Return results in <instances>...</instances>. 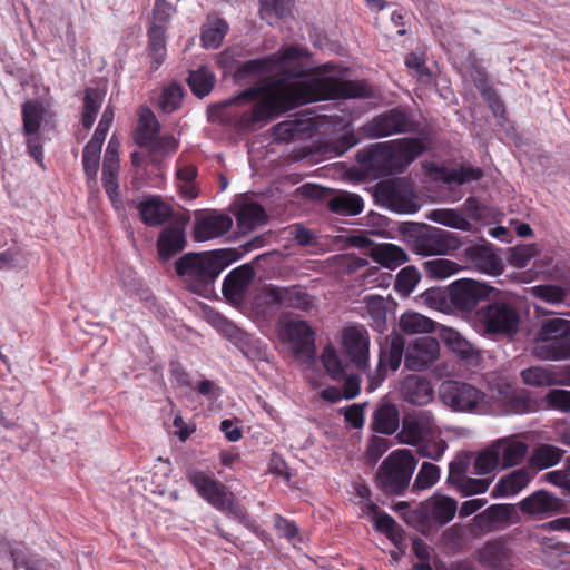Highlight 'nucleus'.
I'll use <instances>...</instances> for the list:
<instances>
[{
    "label": "nucleus",
    "mask_w": 570,
    "mask_h": 570,
    "mask_svg": "<svg viewBox=\"0 0 570 570\" xmlns=\"http://www.w3.org/2000/svg\"><path fill=\"white\" fill-rule=\"evenodd\" d=\"M137 209L141 222L149 227L164 225L174 215L171 206L158 196H151L141 200Z\"/></svg>",
    "instance_id": "28"
},
{
    "label": "nucleus",
    "mask_w": 570,
    "mask_h": 570,
    "mask_svg": "<svg viewBox=\"0 0 570 570\" xmlns=\"http://www.w3.org/2000/svg\"><path fill=\"white\" fill-rule=\"evenodd\" d=\"M459 247L458 238L450 232L426 227L413 239V249L422 256L446 255Z\"/></svg>",
    "instance_id": "15"
},
{
    "label": "nucleus",
    "mask_w": 570,
    "mask_h": 570,
    "mask_svg": "<svg viewBox=\"0 0 570 570\" xmlns=\"http://www.w3.org/2000/svg\"><path fill=\"white\" fill-rule=\"evenodd\" d=\"M476 554L479 563L490 570H512L514 567L513 551L502 539L488 541Z\"/></svg>",
    "instance_id": "21"
},
{
    "label": "nucleus",
    "mask_w": 570,
    "mask_h": 570,
    "mask_svg": "<svg viewBox=\"0 0 570 570\" xmlns=\"http://www.w3.org/2000/svg\"><path fill=\"white\" fill-rule=\"evenodd\" d=\"M458 502L446 495L434 494L422 502L416 513L423 522L430 525H445L455 515Z\"/></svg>",
    "instance_id": "18"
},
{
    "label": "nucleus",
    "mask_w": 570,
    "mask_h": 570,
    "mask_svg": "<svg viewBox=\"0 0 570 570\" xmlns=\"http://www.w3.org/2000/svg\"><path fill=\"white\" fill-rule=\"evenodd\" d=\"M262 296L268 304L278 307L311 312L315 307L314 297L301 285L276 286L265 285Z\"/></svg>",
    "instance_id": "14"
},
{
    "label": "nucleus",
    "mask_w": 570,
    "mask_h": 570,
    "mask_svg": "<svg viewBox=\"0 0 570 570\" xmlns=\"http://www.w3.org/2000/svg\"><path fill=\"white\" fill-rule=\"evenodd\" d=\"M102 97L97 89L87 88L85 90L83 107L81 112V124L86 130H89L101 107Z\"/></svg>",
    "instance_id": "50"
},
{
    "label": "nucleus",
    "mask_w": 570,
    "mask_h": 570,
    "mask_svg": "<svg viewBox=\"0 0 570 570\" xmlns=\"http://www.w3.org/2000/svg\"><path fill=\"white\" fill-rule=\"evenodd\" d=\"M440 344L431 336L417 337L405 348L404 365L411 371H423L439 356Z\"/></svg>",
    "instance_id": "19"
},
{
    "label": "nucleus",
    "mask_w": 570,
    "mask_h": 570,
    "mask_svg": "<svg viewBox=\"0 0 570 570\" xmlns=\"http://www.w3.org/2000/svg\"><path fill=\"white\" fill-rule=\"evenodd\" d=\"M215 81L214 72L207 67L190 71L187 79L191 92L198 98L207 96L213 90Z\"/></svg>",
    "instance_id": "45"
},
{
    "label": "nucleus",
    "mask_w": 570,
    "mask_h": 570,
    "mask_svg": "<svg viewBox=\"0 0 570 570\" xmlns=\"http://www.w3.org/2000/svg\"><path fill=\"white\" fill-rule=\"evenodd\" d=\"M520 316L505 302H494L480 307L473 317L474 328L485 336H512L518 332Z\"/></svg>",
    "instance_id": "7"
},
{
    "label": "nucleus",
    "mask_w": 570,
    "mask_h": 570,
    "mask_svg": "<svg viewBox=\"0 0 570 570\" xmlns=\"http://www.w3.org/2000/svg\"><path fill=\"white\" fill-rule=\"evenodd\" d=\"M493 444L502 469L521 464L529 450L528 444L519 435L498 439Z\"/></svg>",
    "instance_id": "24"
},
{
    "label": "nucleus",
    "mask_w": 570,
    "mask_h": 570,
    "mask_svg": "<svg viewBox=\"0 0 570 570\" xmlns=\"http://www.w3.org/2000/svg\"><path fill=\"white\" fill-rule=\"evenodd\" d=\"M227 31L228 24L224 19L209 16L202 31L203 46L207 49L218 48Z\"/></svg>",
    "instance_id": "43"
},
{
    "label": "nucleus",
    "mask_w": 570,
    "mask_h": 570,
    "mask_svg": "<svg viewBox=\"0 0 570 570\" xmlns=\"http://www.w3.org/2000/svg\"><path fill=\"white\" fill-rule=\"evenodd\" d=\"M55 117L40 99H29L21 106L22 134L26 137L27 151L37 164L43 167V139L41 124L48 125Z\"/></svg>",
    "instance_id": "8"
},
{
    "label": "nucleus",
    "mask_w": 570,
    "mask_h": 570,
    "mask_svg": "<svg viewBox=\"0 0 570 570\" xmlns=\"http://www.w3.org/2000/svg\"><path fill=\"white\" fill-rule=\"evenodd\" d=\"M234 340L238 350L249 361L267 360V346L261 340L239 330L235 331Z\"/></svg>",
    "instance_id": "40"
},
{
    "label": "nucleus",
    "mask_w": 570,
    "mask_h": 570,
    "mask_svg": "<svg viewBox=\"0 0 570 570\" xmlns=\"http://www.w3.org/2000/svg\"><path fill=\"white\" fill-rule=\"evenodd\" d=\"M186 479L196 490L197 494L210 504L214 509L225 515L236 519L249 529L256 527L250 519L246 508L236 499L235 494L220 481L206 471L189 468L186 471Z\"/></svg>",
    "instance_id": "3"
},
{
    "label": "nucleus",
    "mask_w": 570,
    "mask_h": 570,
    "mask_svg": "<svg viewBox=\"0 0 570 570\" xmlns=\"http://www.w3.org/2000/svg\"><path fill=\"white\" fill-rule=\"evenodd\" d=\"M426 217L434 223L451 228L464 230L469 226L466 218L459 210L452 208L433 209L428 214Z\"/></svg>",
    "instance_id": "51"
},
{
    "label": "nucleus",
    "mask_w": 570,
    "mask_h": 570,
    "mask_svg": "<svg viewBox=\"0 0 570 570\" xmlns=\"http://www.w3.org/2000/svg\"><path fill=\"white\" fill-rule=\"evenodd\" d=\"M488 412L493 415H521L535 412L537 402L531 397L527 389L504 385L497 390Z\"/></svg>",
    "instance_id": "11"
},
{
    "label": "nucleus",
    "mask_w": 570,
    "mask_h": 570,
    "mask_svg": "<svg viewBox=\"0 0 570 570\" xmlns=\"http://www.w3.org/2000/svg\"><path fill=\"white\" fill-rule=\"evenodd\" d=\"M390 141L394 148L402 171L425 150L423 141L419 138H401Z\"/></svg>",
    "instance_id": "38"
},
{
    "label": "nucleus",
    "mask_w": 570,
    "mask_h": 570,
    "mask_svg": "<svg viewBox=\"0 0 570 570\" xmlns=\"http://www.w3.org/2000/svg\"><path fill=\"white\" fill-rule=\"evenodd\" d=\"M370 257L389 269H396L407 261L405 250L392 243L373 245L370 248Z\"/></svg>",
    "instance_id": "34"
},
{
    "label": "nucleus",
    "mask_w": 570,
    "mask_h": 570,
    "mask_svg": "<svg viewBox=\"0 0 570 570\" xmlns=\"http://www.w3.org/2000/svg\"><path fill=\"white\" fill-rule=\"evenodd\" d=\"M357 161L375 177L402 173L391 141L377 142L360 150Z\"/></svg>",
    "instance_id": "12"
},
{
    "label": "nucleus",
    "mask_w": 570,
    "mask_h": 570,
    "mask_svg": "<svg viewBox=\"0 0 570 570\" xmlns=\"http://www.w3.org/2000/svg\"><path fill=\"white\" fill-rule=\"evenodd\" d=\"M442 340L461 358H470L474 353L473 345L455 330L446 328L442 333Z\"/></svg>",
    "instance_id": "55"
},
{
    "label": "nucleus",
    "mask_w": 570,
    "mask_h": 570,
    "mask_svg": "<svg viewBox=\"0 0 570 570\" xmlns=\"http://www.w3.org/2000/svg\"><path fill=\"white\" fill-rule=\"evenodd\" d=\"M272 63L269 55L245 61L234 72L235 82L242 86L250 83L254 86L265 85L266 80L274 77Z\"/></svg>",
    "instance_id": "22"
},
{
    "label": "nucleus",
    "mask_w": 570,
    "mask_h": 570,
    "mask_svg": "<svg viewBox=\"0 0 570 570\" xmlns=\"http://www.w3.org/2000/svg\"><path fill=\"white\" fill-rule=\"evenodd\" d=\"M530 293L532 296L550 303V304H559L562 303L567 296V291L558 285H537L530 288Z\"/></svg>",
    "instance_id": "61"
},
{
    "label": "nucleus",
    "mask_w": 570,
    "mask_h": 570,
    "mask_svg": "<svg viewBox=\"0 0 570 570\" xmlns=\"http://www.w3.org/2000/svg\"><path fill=\"white\" fill-rule=\"evenodd\" d=\"M0 550L9 552L13 569L19 570H52L53 566L38 556H29L27 547L22 542H11L0 538Z\"/></svg>",
    "instance_id": "23"
},
{
    "label": "nucleus",
    "mask_w": 570,
    "mask_h": 570,
    "mask_svg": "<svg viewBox=\"0 0 570 570\" xmlns=\"http://www.w3.org/2000/svg\"><path fill=\"white\" fill-rule=\"evenodd\" d=\"M119 168V161L108 159V161L102 163V186L115 207L120 204L118 185Z\"/></svg>",
    "instance_id": "47"
},
{
    "label": "nucleus",
    "mask_w": 570,
    "mask_h": 570,
    "mask_svg": "<svg viewBox=\"0 0 570 570\" xmlns=\"http://www.w3.org/2000/svg\"><path fill=\"white\" fill-rule=\"evenodd\" d=\"M229 255L227 250L187 253L176 261L175 269L191 292L208 296L218 275L233 261Z\"/></svg>",
    "instance_id": "2"
},
{
    "label": "nucleus",
    "mask_w": 570,
    "mask_h": 570,
    "mask_svg": "<svg viewBox=\"0 0 570 570\" xmlns=\"http://www.w3.org/2000/svg\"><path fill=\"white\" fill-rule=\"evenodd\" d=\"M187 244L185 230L179 225L165 227L158 236L156 246L161 261H167L181 250Z\"/></svg>",
    "instance_id": "30"
},
{
    "label": "nucleus",
    "mask_w": 570,
    "mask_h": 570,
    "mask_svg": "<svg viewBox=\"0 0 570 570\" xmlns=\"http://www.w3.org/2000/svg\"><path fill=\"white\" fill-rule=\"evenodd\" d=\"M465 257L481 272L499 275L503 271L501 258L488 246L473 245L464 250Z\"/></svg>",
    "instance_id": "32"
},
{
    "label": "nucleus",
    "mask_w": 570,
    "mask_h": 570,
    "mask_svg": "<svg viewBox=\"0 0 570 570\" xmlns=\"http://www.w3.org/2000/svg\"><path fill=\"white\" fill-rule=\"evenodd\" d=\"M345 354L358 371L368 367L370 335L364 326H347L342 332Z\"/></svg>",
    "instance_id": "17"
},
{
    "label": "nucleus",
    "mask_w": 570,
    "mask_h": 570,
    "mask_svg": "<svg viewBox=\"0 0 570 570\" xmlns=\"http://www.w3.org/2000/svg\"><path fill=\"white\" fill-rule=\"evenodd\" d=\"M420 282V274L413 266L402 268L396 276L395 287L400 293L410 294Z\"/></svg>",
    "instance_id": "64"
},
{
    "label": "nucleus",
    "mask_w": 570,
    "mask_h": 570,
    "mask_svg": "<svg viewBox=\"0 0 570 570\" xmlns=\"http://www.w3.org/2000/svg\"><path fill=\"white\" fill-rule=\"evenodd\" d=\"M400 426V413L393 404H381L373 413L372 429L373 431L392 435Z\"/></svg>",
    "instance_id": "36"
},
{
    "label": "nucleus",
    "mask_w": 570,
    "mask_h": 570,
    "mask_svg": "<svg viewBox=\"0 0 570 570\" xmlns=\"http://www.w3.org/2000/svg\"><path fill=\"white\" fill-rule=\"evenodd\" d=\"M491 287L470 278L453 282L449 287L451 305L463 312H470L484 298L489 297Z\"/></svg>",
    "instance_id": "16"
},
{
    "label": "nucleus",
    "mask_w": 570,
    "mask_h": 570,
    "mask_svg": "<svg viewBox=\"0 0 570 570\" xmlns=\"http://www.w3.org/2000/svg\"><path fill=\"white\" fill-rule=\"evenodd\" d=\"M564 454V450L552 444H539L530 455L529 463L533 470H543L558 464Z\"/></svg>",
    "instance_id": "42"
},
{
    "label": "nucleus",
    "mask_w": 570,
    "mask_h": 570,
    "mask_svg": "<svg viewBox=\"0 0 570 570\" xmlns=\"http://www.w3.org/2000/svg\"><path fill=\"white\" fill-rule=\"evenodd\" d=\"M440 479V468L430 462H423L415 476L413 489L426 490L433 487Z\"/></svg>",
    "instance_id": "62"
},
{
    "label": "nucleus",
    "mask_w": 570,
    "mask_h": 570,
    "mask_svg": "<svg viewBox=\"0 0 570 570\" xmlns=\"http://www.w3.org/2000/svg\"><path fill=\"white\" fill-rule=\"evenodd\" d=\"M441 178L446 184H466L479 180L483 177V170L479 167L460 166L458 168L440 170Z\"/></svg>",
    "instance_id": "49"
},
{
    "label": "nucleus",
    "mask_w": 570,
    "mask_h": 570,
    "mask_svg": "<svg viewBox=\"0 0 570 570\" xmlns=\"http://www.w3.org/2000/svg\"><path fill=\"white\" fill-rule=\"evenodd\" d=\"M415 466L416 461L410 450H395L380 465L376 483L384 493L400 495L407 489Z\"/></svg>",
    "instance_id": "5"
},
{
    "label": "nucleus",
    "mask_w": 570,
    "mask_h": 570,
    "mask_svg": "<svg viewBox=\"0 0 570 570\" xmlns=\"http://www.w3.org/2000/svg\"><path fill=\"white\" fill-rule=\"evenodd\" d=\"M197 176V167L179 157L176 163V181L179 194L184 199L193 200L199 196V187L196 184Z\"/></svg>",
    "instance_id": "33"
},
{
    "label": "nucleus",
    "mask_w": 570,
    "mask_h": 570,
    "mask_svg": "<svg viewBox=\"0 0 570 570\" xmlns=\"http://www.w3.org/2000/svg\"><path fill=\"white\" fill-rule=\"evenodd\" d=\"M238 228L243 233H249L266 222L264 208L256 203H244L235 213Z\"/></svg>",
    "instance_id": "37"
},
{
    "label": "nucleus",
    "mask_w": 570,
    "mask_h": 570,
    "mask_svg": "<svg viewBox=\"0 0 570 570\" xmlns=\"http://www.w3.org/2000/svg\"><path fill=\"white\" fill-rule=\"evenodd\" d=\"M322 364L327 374L335 381H342L345 377V367L332 345L324 347L321 355Z\"/></svg>",
    "instance_id": "57"
},
{
    "label": "nucleus",
    "mask_w": 570,
    "mask_h": 570,
    "mask_svg": "<svg viewBox=\"0 0 570 570\" xmlns=\"http://www.w3.org/2000/svg\"><path fill=\"white\" fill-rule=\"evenodd\" d=\"M420 128L413 115L402 107L389 109L364 124L360 131L370 139H377L400 134L416 132Z\"/></svg>",
    "instance_id": "9"
},
{
    "label": "nucleus",
    "mask_w": 570,
    "mask_h": 570,
    "mask_svg": "<svg viewBox=\"0 0 570 570\" xmlns=\"http://www.w3.org/2000/svg\"><path fill=\"white\" fill-rule=\"evenodd\" d=\"M402 399L414 405H425L434 397V390L431 382L420 375H407L401 383Z\"/></svg>",
    "instance_id": "26"
},
{
    "label": "nucleus",
    "mask_w": 570,
    "mask_h": 570,
    "mask_svg": "<svg viewBox=\"0 0 570 570\" xmlns=\"http://www.w3.org/2000/svg\"><path fill=\"white\" fill-rule=\"evenodd\" d=\"M537 472L530 466H523L502 476L493 487L492 498L513 497L528 487Z\"/></svg>",
    "instance_id": "25"
},
{
    "label": "nucleus",
    "mask_w": 570,
    "mask_h": 570,
    "mask_svg": "<svg viewBox=\"0 0 570 570\" xmlns=\"http://www.w3.org/2000/svg\"><path fill=\"white\" fill-rule=\"evenodd\" d=\"M253 269L248 265H242L227 274L223 282V294L230 299H239L244 296L252 279Z\"/></svg>",
    "instance_id": "35"
},
{
    "label": "nucleus",
    "mask_w": 570,
    "mask_h": 570,
    "mask_svg": "<svg viewBox=\"0 0 570 570\" xmlns=\"http://www.w3.org/2000/svg\"><path fill=\"white\" fill-rule=\"evenodd\" d=\"M363 207V199L358 195L351 193H341L328 202V208L338 215H358Z\"/></svg>",
    "instance_id": "44"
},
{
    "label": "nucleus",
    "mask_w": 570,
    "mask_h": 570,
    "mask_svg": "<svg viewBox=\"0 0 570 570\" xmlns=\"http://www.w3.org/2000/svg\"><path fill=\"white\" fill-rule=\"evenodd\" d=\"M102 144L89 140L82 151V165L85 174L90 179H96Z\"/></svg>",
    "instance_id": "58"
},
{
    "label": "nucleus",
    "mask_w": 570,
    "mask_h": 570,
    "mask_svg": "<svg viewBox=\"0 0 570 570\" xmlns=\"http://www.w3.org/2000/svg\"><path fill=\"white\" fill-rule=\"evenodd\" d=\"M400 326L404 332L411 334L431 333L435 328V323L420 313L407 312L401 316Z\"/></svg>",
    "instance_id": "53"
},
{
    "label": "nucleus",
    "mask_w": 570,
    "mask_h": 570,
    "mask_svg": "<svg viewBox=\"0 0 570 570\" xmlns=\"http://www.w3.org/2000/svg\"><path fill=\"white\" fill-rule=\"evenodd\" d=\"M534 352L541 360L561 361L570 358V321L549 318L535 336Z\"/></svg>",
    "instance_id": "6"
},
{
    "label": "nucleus",
    "mask_w": 570,
    "mask_h": 570,
    "mask_svg": "<svg viewBox=\"0 0 570 570\" xmlns=\"http://www.w3.org/2000/svg\"><path fill=\"white\" fill-rule=\"evenodd\" d=\"M426 276L433 279H444L456 274L461 266L448 258H434L423 264Z\"/></svg>",
    "instance_id": "52"
},
{
    "label": "nucleus",
    "mask_w": 570,
    "mask_h": 570,
    "mask_svg": "<svg viewBox=\"0 0 570 570\" xmlns=\"http://www.w3.org/2000/svg\"><path fill=\"white\" fill-rule=\"evenodd\" d=\"M181 99V87L177 83H170L163 89L159 96L158 106L164 112L170 114L180 106Z\"/></svg>",
    "instance_id": "60"
},
{
    "label": "nucleus",
    "mask_w": 570,
    "mask_h": 570,
    "mask_svg": "<svg viewBox=\"0 0 570 570\" xmlns=\"http://www.w3.org/2000/svg\"><path fill=\"white\" fill-rule=\"evenodd\" d=\"M520 510L530 515H550L561 512L562 502L557 497L544 490H539L524 498L520 503Z\"/></svg>",
    "instance_id": "27"
},
{
    "label": "nucleus",
    "mask_w": 570,
    "mask_h": 570,
    "mask_svg": "<svg viewBox=\"0 0 570 570\" xmlns=\"http://www.w3.org/2000/svg\"><path fill=\"white\" fill-rule=\"evenodd\" d=\"M166 31L158 26L148 28V50L153 58L154 69H158L166 59Z\"/></svg>",
    "instance_id": "46"
},
{
    "label": "nucleus",
    "mask_w": 570,
    "mask_h": 570,
    "mask_svg": "<svg viewBox=\"0 0 570 570\" xmlns=\"http://www.w3.org/2000/svg\"><path fill=\"white\" fill-rule=\"evenodd\" d=\"M404 63L413 77L422 83L432 82V72L426 66V53L424 50L416 49L405 56Z\"/></svg>",
    "instance_id": "48"
},
{
    "label": "nucleus",
    "mask_w": 570,
    "mask_h": 570,
    "mask_svg": "<svg viewBox=\"0 0 570 570\" xmlns=\"http://www.w3.org/2000/svg\"><path fill=\"white\" fill-rule=\"evenodd\" d=\"M441 401L453 411L487 413L485 393L472 384L461 381H445L439 390Z\"/></svg>",
    "instance_id": "10"
},
{
    "label": "nucleus",
    "mask_w": 570,
    "mask_h": 570,
    "mask_svg": "<svg viewBox=\"0 0 570 570\" xmlns=\"http://www.w3.org/2000/svg\"><path fill=\"white\" fill-rule=\"evenodd\" d=\"M279 338L286 343L297 360H311L315 355V332L306 321L289 320L279 328Z\"/></svg>",
    "instance_id": "13"
},
{
    "label": "nucleus",
    "mask_w": 570,
    "mask_h": 570,
    "mask_svg": "<svg viewBox=\"0 0 570 570\" xmlns=\"http://www.w3.org/2000/svg\"><path fill=\"white\" fill-rule=\"evenodd\" d=\"M512 515V507L509 504H492L474 518V522L487 531L497 525L508 523Z\"/></svg>",
    "instance_id": "41"
},
{
    "label": "nucleus",
    "mask_w": 570,
    "mask_h": 570,
    "mask_svg": "<svg viewBox=\"0 0 570 570\" xmlns=\"http://www.w3.org/2000/svg\"><path fill=\"white\" fill-rule=\"evenodd\" d=\"M306 130L304 122L286 120L278 122L272 128L274 140L279 142H289L296 138H301Z\"/></svg>",
    "instance_id": "56"
},
{
    "label": "nucleus",
    "mask_w": 570,
    "mask_h": 570,
    "mask_svg": "<svg viewBox=\"0 0 570 570\" xmlns=\"http://www.w3.org/2000/svg\"><path fill=\"white\" fill-rule=\"evenodd\" d=\"M405 355L404 341L402 337H393L387 350H382L379 358V366L375 377L371 380V389L374 390L385 377L386 371H396Z\"/></svg>",
    "instance_id": "29"
},
{
    "label": "nucleus",
    "mask_w": 570,
    "mask_h": 570,
    "mask_svg": "<svg viewBox=\"0 0 570 570\" xmlns=\"http://www.w3.org/2000/svg\"><path fill=\"white\" fill-rule=\"evenodd\" d=\"M520 375L524 384L535 387L563 385L562 374L548 367L531 366L523 370Z\"/></svg>",
    "instance_id": "39"
},
{
    "label": "nucleus",
    "mask_w": 570,
    "mask_h": 570,
    "mask_svg": "<svg viewBox=\"0 0 570 570\" xmlns=\"http://www.w3.org/2000/svg\"><path fill=\"white\" fill-rule=\"evenodd\" d=\"M269 56L278 79L250 86L217 106L220 121L238 132L256 131L282 114L311 102L376 97L368 80H346V69L332 62L320 66L307 80L289 81L306 76L309 51L303 46H283Z\"/></svg>",
    "instance_id": "1"
},
{
    "label": "nucleus",
    "mask_w": 570,
    "mask_h": 570,
    "mask_svg": "<svg viewBox=\"0 0 570 570\" xmlns=\"http://www.w3.org/2000/svg\"><path fill=\"white\" fill-rule=\"evenodd\" d=\"M544 402L548 409L570 413V391L553 389L546 396Z\"/></svg>",
    "instance_id": "63"
},
{
    "label": "nucleus",
    "mask_w": 570,
    "mask_h": 570,
    "mask_svg": "<svg viewBox=\"0 0 570 570\" xmlns=\"http://www.w3.org/2000/svg\"><path fill=\"white\" fill-rule=\"evenodd\" d=\"M233 226L232 218L216 210H206L196 215L194 238L205 242L226 234Z\"/></svg>",
    "instance_id": "20"
},
{
    "label": "nucleus",
    "mask_w": 570,
    "mask_h": 570,
    "mask_svg": "<svg viewBox=\"0 0 570 570\" xmlns=\"http://www.w3.org/2000/svg\"><path fill=\"white\" fill-rule=\"evenodd\" d=\"M439 434L433 413L429 410H414L404 414L396 438L402 444L419 446L417 453L421 456L439 460L446 449L443 441H435Z\"/></svg>",
    "instance_id": "4"
},
{
    "label": "nucleus",
    "mask_w": 570,
    "mask_h": 570,
    "mask_svg": "<svg viewBox=\"0 0 570 570\" xmlns=\"http://www.w3.org/2000/svg\"><path fill=\"white\" fill-rule=\"evenodd\" d=\"M500 466L498 452L493 443L485 450L478 453L474 459V471L479 475H484Z\"/></svg>",
    "instance_id": "59"
},
{
    "label": "nucleus",
    "mask_w": 570,
    "mask_h": 570,
    "mask_svg": "<svg viewBox=\"0 0 570 570\" xmlns=\"http://www.w3.org/2000/svg\"><path fill=\"white\" fill-rule=\"evenodd\" d=\"M261 18L269 24L273 19H282L292 14L293 0H259Z\"/></svg>",
    "instance_id": "54"
},
{
    "label": "nucleus",
    "mask_w": 570,
    "mask_h": 570,
    "mask_svg": "<svg viewBox=\"0 0 570 570\" xmlns=\"http://www.w3.org/2000/svg\"><path fill=\"white\" fill-rule=\"evenodd\" d=\"M137 116L138 121L134 131V140L140 147H149L154 145L159 135L160 124L147 106L139 107Z\"/></svg>",
    "instance_id": "31"
}]
</instances>
